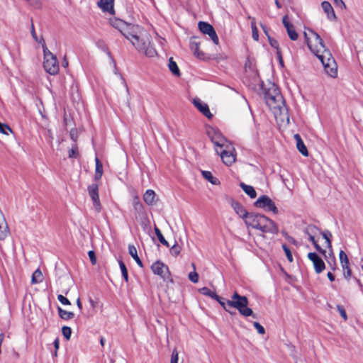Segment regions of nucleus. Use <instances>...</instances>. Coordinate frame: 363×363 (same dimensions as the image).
Here are the masks:
<instances>
[{
	"label": "nucleus",
	"instance_id": "nucleus-57",
	"mask_svg": "<svg viewBox=\"0 0 363 363\" xmlns=\"http://www.w3.org/2000/svg\"><path fill=\"white\" fill-rule=\"evenodd\" d=\"M102 174H103L102 172H95L94 179L99 180L101 178Z\"/></svg>",
	"mask_w": 363,
	"mask_h": 363
},
{
	"label": "nucleus",
	"instance_id": "nucleus-38",
	"mask_svg": "<svg viewBox=\"0 0 363 363\" xmlns=\"http://www.w3.org/2000/svg\"><path fill=\"white\" fill-rule=\"evenodd\" d=\"M79 156L78 147L76 144H74L72 148L69 151L68 157L69 158H77Z\"/></svg>",
	"mask_w": 363,
	"mask_h": 363
},
{
	"label": "nucleus",
	"instance_id": "nucleus-50",
	"mask_svg": "<svg viewBox=\"0 0 363 363\" xmlns=\"http://www.w3.org/2000/svg\"><path fill=\"white\" fill-rule=\"evenodd\" d=\"M88 255L89 257L91 264H95L96 263V257L94 251H93V250L89 251Z\"/></svg>",
	"mask_w": 363,
	"mask_h": 363
},
{
	"label": "nucleus",
	"instance_id": "nucleus-51",
	"mask_svg": "<svg viewBox=\"0 0 363 363\" xmlns=\"http://www.w3.org/2000/svg\"><path fill=\"white\" fill-rule=\"evenodd\" d=\"M95 162H96V172L103 173V165L101 163V162L99 161L98 157H96Z\"/></svg>",
	"mask_w": 363,
	"mask_h": 363
},
{
	"label": "nucleus",
	"instance_id": "nucleus-64",
	"mask_svg": "<svg viewBox=\"0 0 363 363\" xmlns=\"http://www.w3.org/2000/svg\"><path fill=\"white\" fill-rule=\"evenodd\" d=\"M275 4H276L277 9L281 8V4H280V2L278 0H275Z\"/></svg>",
	"mask_w": 363,
	"mask_h": 363
},
{
	"label": "nucleus",
	"instance_id": "nucleus-17",
	"mask_svg": "<svg viewBox=\"0 0 363 363\" xmlns=\"http://www.w3.org/2000/svg\"><path fill=\"white\" fill-rule=\"evenodd\" d=\"M113 4L114 0H99V1L98 2V6L103 11L108 12L111 14H113Z\"/></svg>",
	"mask_w": 363,
	"mask_h": 363
},
{
	"label": "nucleus",
	"instance_id": "nucleus-49",
	"mask_svg": "<svg viewBox=\"0 0 363 363\" xmlns=\"http://www.w3.org/2000/svg\"><path fill=\"white\" fill-rule=\"evenodd\" d=\"M57 299L58 301L63 305H70V301L66 298L63 295H58L57 296Z\"/></svg>",
	"mask_w": 363,
	"mask_h": 363
},
{
	"label": "nucleus",
	"instance_id": "nucleus-39",
	"mask_svg": "<svg viewBox=\"0 0 363 363\" xmlns=\"http://www.w3.org/2000/svg\"><path fill=\"white\" fill-rule=\"evenodd\" d=\"M133 206L135 211H136L138 213L141 212L143 210V204L140 203L138 197H135L133 199Z\"/></svg>",
	"mask_w": 363,
	"mask_h": 363
},
{
	"label": "nucleus",
	"instance_id": "nucleus-21",
	"mask_svg": "<svg viewBox=\"0 0 363 363\" xmlns=\"http://www.w3.org/2000/svg\"><path fill=\"white\" fill-rule=\"evenodd\" d=\"M240 186L251 199H255L257 196V192L252 186L247 185L243 182H241L240 184Z\"/></svg>",
	"mask_w": 363,
	"mask_h": 363
},
{
	"label": "nucleus",
	"instance_id": "nucleus-9",
	"mask_svg": "<svg viewBox=\"0 0 363 363\" xmlns=\"http://www.w3.org/2000/svg\"><path fill=\"white\" fill-rule=\"evenodd\" d=\"M199 28L201 33L208 35L214 44H218V37L214 28L208 23L200 21L198 24Z\"/></svg>",
	"mask_w": 363,
	"mask_h": 363
},
{
	"label": "nucleus",
	"instance_id": "nucleus-53",
	"mask_svg": "<svg viewBox=\"0 0 363 363\" xmlns=\"http://www.w3.org/2000/svg\"><path fill=\"white\" fill-rule=\"evenodd\" d=\"M333 1H334V4H335L336 6H338L340 8L345 7V3L343 2L342 0H333Z\"/></svg>",
	"mask_w": 363,
	"mask_h": 363
},
{
	"label": "nucleus",
	"instance_id": "nucleus-43",
	"mask_svg": "<svg viewBox=\"0 0 363 363\" xmlns=\"http://www.w3.org/2000/svg\"><path fill=\"white\" fill-rule=\"evenodd\" d=\"M337 310L340 313L341 317L345 320H347V313L343 306L337 305Z\"/></svg>",
	"mask_w": 363,
	"mask_h": 363
},
{
	"label": "nucleus",
	"instance_id": "nucleus-32",
	"mask_svg": "<svg viewBox=\"0 0 363 363\" xmlns=\"http://www.w3.org/2000/svg\"><path fill=\"white\" fill-rule=\"evenodd\" d=\"M168 67L172 73L176 76H180V71L177 63L173 60L172 57L169 60Z\"/></svg>",
	"mask_w": 363,
	"mask_h": 363
},
{
	"label": "nucleus",
	"instance_id": "nucleus-11",
	"mask_svg": "<svg viewBox=\"0 0 363 363\" xmlns=\"http://www.w3.org/2000/svg\"><path fill=\"white\" fill-rule=\"evenodd\" d=\"M112 26L118 29L120 33L126 38L130 34L131 30L133 29L132 27H135V25L128 24L121 19H115L111 21Z\"/></svg>",
	"mask_w": 363,
	"mask_h": 363
},
{
	"label": "nucleus",
	"instance_id": "nucleus-62",
	"mask_svg": "<svg viewBox=\"0 0 363 363\" xmlns=\"http://www.w3.org/2000/svg\"><path fill=\"white\" fill-rule=\"evenodd\" d=\"M262 28L263 29V31L266 34V35L268 37V35H269L268 33L267 28L265 26H262Z\"/></svg>",
	"mask_w": 363,
	"mask_h": 363
},
{
	"label": "nucleus",
	"instance_id": "nucleus-58",
	"mask_svg": "<svg viewBox=\"0 0 363 363\" xmlns=\"http://www.w3.org/2000/svg\"><path fill=\"white\" fill-rule=\"evenodd\" d=\"M308 34H311L308 31V32H304V37H305V40L306 41V43H307V45L308 46V42H311V39L308 35Z\"/></svg>",
	"mask_w": 363,
	"mask_h": 363
},
{
	"label": "nucleus",
	"instance_id": "nucleus-55",
	"mask_svg": "<svg viewBox=\"0 0 363 363\" xmlns=\"http://www.w3.org/2000/svg\"><path fill=\"white\" fill-rule=\"evenodd\" d=\"M354 280L357 284L360 291H362L363 292V284H362L361 281L356 277H354Z\"/></svg>",
	"mask_w": 363,
	"mask_h": 363
},
{
	"label": "nucleus",
	"instance_id": "nucleus-29",
	"mask_svg": "<svg viewBox=\"0 0 363 363\" xmlns=\"http://www.w3.org/2000/svg\"><path fill=\"white\" fill-rule=\"evenodd\" d=\"M201 174L203 177L212 184L217 185L220 184L219 180L214 177L211 172L202 171Z\"/></svg>",
	"mask_w": 363,
	"mask_h": 363
},
{
	"label": "nucleus",
	"instance_id": "nucleus-60",
	"mask_svg": "<svg viewBox=\"0 0 363 363\" xmlns=\"http://www.w3.org/2000/svg\"><path fill=\"white\" fill-rule=\"evenodd\" d=\"M327 277L330 281H333L335 280V276L331 272H328L327 274Z\"/></svg>",
	"mask_w": 363,
	"mask_h": 363
},
{
	"label": "nucleus",
	"instance_id": "nucleus-59",
	"mask_svg": "<svg viewBox=\"0 0 363 363\" xmlns=\"http://www.w3.org/2000/svg\"><path fill=\"white\" fill-rule=\"evenodd\" d=\"M54 347H55V349L56 350H57L59 349V345H60V342H59V339L58 338H56L55 340H54Z\"/></svg>",
	"mask_w": 363,
	"mask_h": 363
},
{
	"label": "nucleus",
	"instance_id": "nucleus-3",
	"mask_svg": "<svg viewBox=\"0 0 363 363\" xmlns=\"http://www.w3.org/2000/svg\"><path fill=\"white\" fill-rule=\"evenodd\" d=\"M216 300L220 306L230 315H235V311H231L230 308H234L238 310L240 315L244 317L252 316L256 318V315L253 311L248 308L249 301L245 296L240 295L237 291H235L230 300H225V298L218 296V298H213Z\"/></svg>",
	"mask_w": 363,
	"mask_h": 363
},
{
	"label": "nucleus",
	"instance_id": "nucleus-54",
	"mask_svg": "<svg viewBox=\"0 0 363 363\" xmlns=\"http://www.w3.org/2000/svg\"><path fill=\"white\" fill-rule=\"evenodd\" d=\"M286 238L288 240V241L294 245H296V240L291 236L286 234Z\"/></svg>",
	"mask_w": 363,
	"mask_h": 363
},
{
	"label": "nucleus",
	"instance_id": "nucleus-48",
	"mask_svg": "<svg viewBox=\"0 0 363 363\" xmlns=\"http://www.w3.org/2000/svg\"><path fill=\"white\" fill-rule=\"evenodd\" d=\"M342 270H343L344 278L347 281H349L350 279L352 277V270H351L350 266L348 267V268H345V269H342Z\"/></svg>",
	"mask_w": 363,
	"mask_h": 363
},
{
	"label": "nucleus",
	"instance_id": "nucleus-26",
	"mask_svg": "<svg viewBox=\"0 0 363 363\" xmlns=\"http://www.w3.org/2000/svg\"><path fill=\"white\" fill-rule=\"evenodd\" d=\"M268 41H269V45L272 48H274L277 50V54L280 60L281 64H282L283 61H282V57H281V53L279 50L278 41L277 40H275L274 38H272L270 35H268Z\"/></svg>",
	"mask_w": 363,
	"mask_h": 363
},
{
	"label": "nucleus",
	"instance_id": "nucleus-42",
	"mask_svg": "<svg viewBox=\"0 0 363 363\" xmlns=\"http://www.w3.org/2000/svg\"><path fill=\"white\" fill-rule=\"evenodd\" d=\"M182 247L177 243H175L171 248H170V253L173 256H177L180 252H181Z\"/></svg>",
	"mask_w": 363,
	"mask_h": 363
},
{
	"label": "nucleus",
	"instance_id": "nucleus-35",
	"mask_svg": "<svg viewBox=\"0 0 363 363\" xmlns=\"http://www.w3.org/2000/svg\"><path fill=\"white\" fill-rule=\"evenodd\" d=\"M308 240L312 242L315 250L325 257L326 256V251L323 250L317 242V241L315 240L314 235H308Z\"/></svg>",
	"mask_w": 363,
	"mask_h": 363
},
{
	"label": "nucleus",
	"instance_id": "nucleus-23",
	"mask_svg": "<svg viewBox=\"0 0 363 363\" xmlns=\"http://www.w3.org/2000/svg\"><path fill=\"white\" fill-rule=\"evenodd\" d=\"M320 235L325 240L326 247L330 250V253L333 254L332 242L331 238L333 237L332 233L328 230H325L320 232Z\"/></svg>",
	"mask_w": 363,
	"mask_h": 363
},
{
	"label": "nucleus",
	"instance_id": "nucleus-34",
	"mask_svg": "<svg viewBox=\"0 0 363 363\" xmlns=\"http://www.w3.org/2000/svg\"><path fill=\"white\" fill-rule=\"evenodd\" d=\"M43 280V275L41 271L39 269H36L32 275V279H31L32 283L33 284L40 283V282H42Z\"/></svg>",
	"mask_w": 363,
	"mask_h": 363
},
{
	"label": "nucleus",
	"instance_id": "nucleus-14",
	"mask_svg": "<svg viewBox=\"0 0 363 363\" xmlns=\"http://www.w3.org/2000/svg\"><path fill=\"white\" fill-rule=\"evenodd\" d=\"M282 23L287 31V34L291 40H296L298 38V34L295 30L294 26L288 20V16H284L282 18Z\"/></svg>",
	"mask_w": 363,
	"mask_h": 363
},
{
	"label": "nucleus",
	"instance_id": "nucleus-16",
	"mask_svg": "<svg viewBox=\"0 0 363 363\" xmlns=\"http://www.w3.org/2000/svg\"><path fill=\"white\" fill-rule=\"evenodd\" d=\"M263 216L262 214L250 213L245 220V223L247 226L257 229L259 227V218Z\"/></svg>",
	"mask_w": 363,
	"mask_h": 363
},
{
	"label": "nucleus",
	"instance_id": "nucleus-47",
	"mask_svg": "<svg viewBox=\"0 0 363 363\" xmlns=\"http://www.w3.org/2000/svg\"><path fill=\"white\" fill-rule=\"evenodd\" d=\"M179 354L176 349H174L171 355L170 363H178Z\"/></svg>",
	"mask_w": 363,
	"mask_h": 363
},
{
	"label": "nucleus",
	"instance_id": "nucleus-44",
	"mask_svg": "<svg viewBox=\"0 0 363 363\" xmlns=\"http://www.w3.org/2000/svg\"><path fill=\"white\" fill-rule=\"evenodd\" d=\"M7 130L11 133L12 132L11 128L8 125L0 123V133L4 135H9Z\"/></svg>",
	"mask_w": 363,
	"mask_h": 363
},
{
	"label": "nucleus",
	"instance_id": "nucleus-28",
	"mask_svg": "<svg viewBox=\"0 0 363 363\" xmlns=\"http://www.w3.org/2000/svg\"><path fill=\"white\" fill-rule=\"evenodd\" d=\"M191 51L194 52V55L199 59L204 58V53L199 50V45L197 43H191L190 45Z\"/></svg>",
	"mask_w": 363,
	"mask_h": 363
},
{
	"label": "nucleus",
	"instance_id": "nucleus-4",
	"mask_svg": "<svg viewBox=\"0 0 363 363\" xmlns=\"http://www.w3.org/2000/svg\"><path fill=\"white\" fill-rule=\"evenodd\" d=\"M262 89L267 104L270 108L274 110L275 114H277V111H279L281 115L287 114L285 101L278 87L272 84L267 90L263 89L262 86Z\"/></svg>",
	"mask_w": 363,
	"mask_h": 363
},
{
	"label": "nucleus",
	"instance_id": "nucleus-45",
	"mask_svg": "<svg viewBox=\"0 0 363 363\" xmlns=\"http://www.w3.org/2000/svg\"><path fill=\"white\" fill-rule=\"evenodd\" d=\"M189 279L193 283H197L199 281V274L196 271H193L189 274Z\"/></svg>",
	"mask_w": 363,
	"mask_h": 363
},
{
	"label": "nucleus",
	"instance_id": "nucleus-8",
	"mask_svg": "<svg viewBox=\"0 0 363 363\" xmlns=\"http://www.w3.org/2000/svg\"><path fill=\"white\" fill-rule=\"evenodd\" d=\"M59 62L57 57L47 48V73L56 74L59 72Z\"/></svg>",
	"mask_w": 363,
	"mask_h": 363
},
{
	"label": "nucleus",
	"instance_id": "nucleus-25",
	"mask_svg": "<svg viewBox=\"0 0 363 363\" xmlns=\"http://www.w3.org/2000/svg\"><path fill=\"white\" fill-rule=\"evenodd\" d=\"M31 35L33 38V39L38 43V44H40L42 45V48H43V57L44 58H45V41H44V38H43V36L42 35H40V36H38L36 35V33L33 28V27L32 28V30H31Z\"/></svg>",
	"mask_w": 363,
	"mask_h": 363
},
{
	"label": "nucleus",
	"instance_id": "nucleus-5",
	"mask_svg": "<svg viewBox=\"0 0 363 363\" xmlns=\"http://www.w3.org/2000/svg\"><path fill=\"white\" fill-rule=\"evenodd\" d=\"M211 140L215 146L223 148L220 151H218L217 148L216 149L217 154L220 155L223 162L227 166L232 165L236 160V152L234 147L230 144H224L222 139L218 140L212 138Z\"/></svg>",
	"mask_w": 363,
	"mask_h": 363
},
{
	"label": "nucleus",
	"instance_id": "nucleus-41",
	"mask_svg": "<svg viewBox=\"0 0 363 363\" xmlns=\"http://www.w3.org/2000/svg\"><path fill=\"white\" fill-rule=\"evenodd\" d=\"M282 249L284 251L289 262H292L294 259H293V255H292V253H291L289 247L286 245L284 244V245H282Z\"/></svg>",
	"mask_w": 363,
	"mask_h": 363
},
{
	"label": "nucleus",
	"instance_id": "nucleus-7",
	"mask_svg": "<svg viewBox=\"0 0 363 363\" xmlns=\"http://www.w3.org/2000/svg\"><path fill=\"white\" fill-rule=\"evenodd\" d=\"M263 233L277 234L279 228L277 225L270 218L263 215L259 218V227L257 228Z\"/></svg>",
	"mask_w": 363,
	"mask_h": 363
},
{
	"label": "nucleus",
	"instance_id": "nucleus-18",
	"mask_svg": "<svg viewBox=\"0 0 363 363\" xmlns=\"http://www.w3.org/2000/svg\"><path fill=\"white\" fill-rule=\"evenodd\" d=\"M232 208L234 209L235 213L242 218L244 220L246 219V218L250 214L246 209L238 201H233L231 203Z\"/></svg>",
	"mask_w": 363,
	"mask_h": 363
},
{
	"label": "nucleus",
	"instance_id": "nucleus-46",
	"mask_svg": "<svg viewBox=\"0 0 363 363\" xmlns=\"http://www.w3.org/2000/svg\"><path fill=\"white\" fill-rule=\"evenodd\" d=\"M253 325H254V327L255 328V329L257 330V333L259 334L263 335V334L265 333V329L258 322H254L253 323Z\"/></svg>",
	"mask_w": 363,
	"mask_h": 363
},
{
	"label": "nucleus",
	"instance_id": "nucleus-22",
	"mask_svg": "<svg viewBox=\"0 0 363 363\" xmlns=\"http://www.w3.org/2000/svg\"><path fill=\"white\" fill-rule=\"evenodd\" d=\"M155 193L153 190L148 189L145 191L143 195L144 201L149 206L153 205L155 203Z\"/></svg>",
	"mask_w": 363,
	"mask_h": 363
},
{
	"label": "nucleus",
	"instance_id": "nucleus-56",
	"mask_svg": "<svg viewBox=\"0 0 363 363\" xmlns=\"http://www.w3.org/2000/svg\"><path fill=\"white\" fill-rule=\"evenodd\" d=\"M28 1L31 6L34 7L38 6V0H26Z\"/></svg>",
	"mask_w": 363,
	"mask_h": 363
},
{
	"label": "nucleus",
	"instance_id": "nucleus-1",
	"mask_svg": "<svg viewBox=\"0 0 363 363\" xmlns=\"http://www.w3.org/2000/svg\"><path fill=\"white\" fill-rule=\"evenodd\" d=\"M308 32L312 35L311 42H308V48L320 60L325 72L331 77H337V64L330 50L325 47L323 39L313 30L308 29Z\"/></svg>",
	"mask_w": 363,
	"mask_h": 363
},
{
	"label": "nucleus",
	"instance_id": "nucleus-12",
	"mask_svg": "<svg viewBox=\"0 0 363 363\" xmlns=\"http://www.w3.org/2000/svg\"><path fill=\"white\" fill-rule=\"evenodd\" d=\"M308 258L313 262L314 270L317 274H320L325 269V264L323 259L315 252H309Z\"/></svg>",
	"mask_w": 363,
	"mask_h": 363
},
{
	"label": "nucleus",
	"instance_id": "nucleus-63",
	"mask_svg": "<svg viewBox=\"0 0 363 363\" xmlns=\"http://www.w3.org/2000/svg\"><path fill=\"white\" fill-rule=\"evenodd\" d=\"M62 66L64 67H67L68 66V61L66 60V58H65L64 61L62 62Z\"/></svg>",
	"mask_w": 363,
	"mask_h": 363
},
{
	"label": "nucleus",
	"instance_id": "nucleus-33",
	"mask_svg": "<svg viewBox=\"0 0 363 363\" xmlns=\"http://www.w3.org/2000/svg\"><path fill=\"white\" fill-rule=\"evenodd\" d=\"M200 294L211 297V298H218V295H217L215 292L210 290L208 287H203L199 289Z\"/></svg>",
	"mask_w": 363,
	"mask_h": 363
},
{
	"label": "nucleus",
	"instance_id": "nucleus-15",
	"mask_svg": "<svg viewBox=\"0 0 363 363\" xmlns=\"http://www.w3.org/2000/svg\"><path fill=\"white\" fill-rule=\"evenodd\" d=\"M194 106L198 108V110L202 113L206 117L208 118H211L213 117V114L211 113L208 106L201 101L199 99H194L193 101Z\"/></svg>",
	"mask_w": 363,
	"mask_h": 363
},
{
	"label": "nucleus",
	"instance_id": "nucleus-20",
	"mask_svg": "<svg viewBox=\"0 0 363 363\" xmlns=\"http://www.w3.org/2000/svg\"><path fill=\"white\" fill-rule=\"evenodd\" d=\"M294 138L296 142V147L298 150L303 155V156H308V152L307 150L306 146L303 143L301 136L298 134L294 135Z\"/></svg>",
	"mask_w": 363,
	"mask_h": 363
},
{
	"label": "nucleus",
	"instance_id": "nucleus-27",
	"mask_svg": "<svg viewBox=\"0 0 363 363\" xmlns=\"http://www.w3.org/2000/svg\"><path fill=\"white\" fill-rule=\"evenodd\" d=\"M58 315L59 316L65 320L72 319L74 317V313L71 311H67L60 307H58Z\"/></svg>",
	"mask_w": 363,
	"mask_h": 363
},
{
	"label": "nucleus",
	"instance_id": "nucleus-36",
	"mask_svg": "<svg viewBox=\"0 0 363 363\" xmlns=\"http://www.w3.org/2000/svg\"><path fill=\"white\" fill-rule=\"evenodd\" d=\"M155 234H156L159 241L164 246L169 247V242L165 240V238L162 235L160 230L157 226H155Z\"/></svg>",
	"mask_w": 363,
	"mask_h": 363
},
{
	"label": "nucleus",
	"instance_id": "nucleus-19",
	"mask_svg": "<svg viewBox=\"0 0 363 363\" xmlns=\"http://www.w3.org/2000/svg\"><path fill=\"white\" fill-rule=\"evenodd\" d=\"M321 6L324 12L327 14L328 18L330 21L335 20L336 16L334 12L333 8L328 1H323Z\"/></svg>",
	"mask_w": 363,
	"mask_h": 363
},
{
	"label": "nucleus",
	"instance_id": "nucleus-52",
	"mask_svg": "<svg viewBox=\"0 0 363 363\" xmlns=\"http://www.w3.org/2000/svg\"><path fill=\"white\" fill-rule=\"evenodd\" d=\"M252 38L255 40H258L259 39V35H258V30L257 27H255L252 29Z\"/></svg>",
	"mask_w": 363,
	"mask_h": 363
},
{
	"label": "nucleus",
	"instance_id": "nucleus-10",
	"mask_svg": "<svg viewBox=\"0 0 363 363\" xmlns=\"http://www.w3.org/2000/svg\"><path fill=\"white\" fill-rule=\"evenodd\" d=\"M151 269L155 274L160 276L164 280L170 275L168 267L160 260L156 261L152 264Z\"/></svg>",
	"mask_w": 363,
	"mask_h": 363
},
{
	"label": "nucleus",
	"instance_id": "nucleus-37",
	"mask_svg": "<svg viewBox=\"0 0 363 363\" xmlns=\"http://www.w3.org/2000/svg\"><path fill=\"white\" fill-rule=\"evenodd\" d=\"M118 264L120 266L122 276H123V279H125V281L126 282H128V269H127L124 262L122 260H119Z\"/></svg>",
	"mask_w": 363,
	"mask_h": 363
},
{
	"label": "nucleus",
	"instance_id": "nucleus-61",
	"mask_svg": "<svg viewBox=\"0 0 363 363\" xmlns=\"http://www.w3.org/2000/svg\"><path fill=\"white\" fill-rule=\"evenodd\" d=\"M77 305L78 308H79L80 310H82V303H81V301H80V298H77Z\"/></svg>",
	"mask_w": 363,
	"mask_h": 363
},
{
	"label": "nucleus",
	"instance_id": "nucleus-30",
	"mask_svg": "<svg viewBox=\"0 0 363 363\" xmlns=\"http://www.w3.org/2000/svg\"><path fill=\"white\" fill-rule=\"evenodd\" d=\"M339 257L342 269L348 268V267L350 266V262L347 254L343 250H340Z\"/></svg>",
	"mask_w": 363,
	"mask_h": 363
},
{
	"label": "nucleus",
	"instance_id": "nucleus-13",
	"mask_svg": "<svg viewBox=\"0 0 363 363\" xmlns=\"http://www.w3.org/2000/svg\"><path fill=\"white\" fill-rule=\"evenodd\" d=\"M88 193L92 199L94 206L96 211H101V203L99 196V186L96 184H92L87 188Z\"/></svg>",
	"mask_w": 363,
	"mask_h": 363
},
{
	"label": "nucleus",
	"instance_id": "nucleus-40",
	"mask_svg": "<svg viewBox=\"0 0 363 363\" xmlns=\"http://www.w3.org/2000/svg\"><path fill=\"white\" fill-rule=\"evenodd\" d=\"M62 333L64 336V337L69 340L70 339L71 335H72V329L71 328L68 326H63L62 328Z\"/></svg>",
	"mask_w": 363,
	"mask_h": 363
},
{
	"label": "nucleus",
	"instance_id": "nucleus-2",
	"mask_svg": "<svg viewBox=\"0 0 363 363\" xmlns=\"http://www.w3.org/2000/svg\"><path fill=\"white\" fill-rule=\"evenodd\" d=\"M132 28L133 29L125 38L139 52H144L149 57H154L157 52L155 49L150 45V36L147 32L138 25Z\"/></svg>",
	"mask_w": 363,
	"mask_h": 363
},
{
	"label": "nucleus",
	"instance_id": "nucleus-31",
	"mask_svg": "<svg viewBox=\"0 0 363 363\" xmlns=\"http://www.w3.org/2000/svg\"><path fill=\"white\" fill-rule=\"evenodd\" d=\"M303 232L308 235H315L317 233H320L322 230L315 225L311 224L306 227Z\"/></svg>",
	"mask_w": 363,
	"mask_h": 363
},
{
	"label": "nucleus",
	"instance_id": "nucleus-6",
	"mask_svg": "<svg viewBox=\"0 0 363 363\" xmlns=\"http://www.w3.org/2000/svg\"><path fill=\"white\" fill-rule=\"evenodd\" d=\"M254 205L255 207L262 208L265 211H272L274 214L279 213L274 202L267 195H262L259 197L254 203Z\"/></svg>",
	"mask_w": 363,
	"mask_h": 363
},
{
	"label": "nucleus",
	"instance_id": "nucleus-24",
	"mask_svg": "<svg viewBox=\"0 0 363 363\" xmlns=\"http://www.w3.org/2000/svg\"><path fill=\"white\" fill-rule=\"evenodd\" d=\"M128 252L130 255L133 258V259L136 262L138 265L140 267H143V262L140 257H138L137 249L134 245H130L128 246Z\"/></svg>",
	"mask_w": 363,
	"mask_h": 363
}]
</instances>
